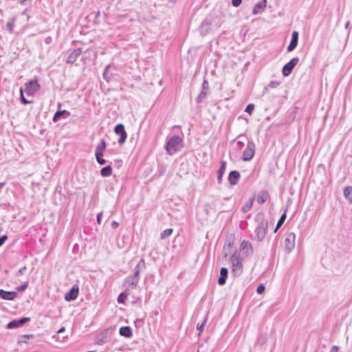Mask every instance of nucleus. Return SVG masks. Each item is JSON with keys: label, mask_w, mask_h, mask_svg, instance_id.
Instances as JSON below:
<instances>
[{"label": "nucleus", "mask_w": 352, "mask_h": 352, "mask_svg": "<svg viewBox=\"0 0 352 352\" xmlns=\"http://www.w3.org/2000/svg\"><path fill=\"white\" fill-rule=\"evenodd\" d=\"M182 147V139L178 135H173L167 142L166 150L169 155H173L179 151Z\"/></svg>", "instance_id": "nucleus-1"}, {"label": "nucleus", "mask_w": 352, "mask_h": 352, "mask_svg": "<svg viewBox=\"0 0 352 352\" xmlns=\"http://www.w3.org/2000/svg\"><path fill=\"white\" fill-rule=\"evenodd\" d=\"M239 254L234 252L231 257L232 272L234 276H239L243 272V265Z\"/></svg>", "instance_id": "nucleus-2"}, {"label": "nucleus", "mask_w": 352, "mask_h": 352, "mask_svg": "<svg viewBox=\"0 0 352 352\" xmlns=\"http://www.w3.org/2000/svg\"><path fill=\"white\" fill-rule=\"evenodd\" d=\"M268 223L265 219H261L258 221L255 229L256 239L258 241H261L265 237L267 231Z\"/></svg>", "instance_id": "nucleus-3"}, {"label": "nucleus", "mask_w": 352, "mask_h": 352, "mask_svg": "<svg viewBox=\"0 0 352 352\" xmlns=\"http://www.w3.org/2000/svg\"><path fill=\"white\" fill-rule=\"evenodd\" d=\"M240 252L241 253V258L251 256L253 254V248L251 243L243 240L240 245Z\"/></svg>", "instance_id": "nucleus-4"}, {"label": "nucleus", "mask_w": 352, "mask_h": 352, "mask_svg": "<svg viewBox=\"0 0 352 352\" xmlns=\"http://www.w3.org/2000/svg\"><path fill=\"white\" fill-rule=\"evenodd\" d=\"M255 153V144L253 142H248L247 146L243 151L242 160L243 161H250L252 159Z\"/></svg>", "instance_id": "nucleus-5"}, {"label": "nucleus", "mask_w": 352, "mask_h": 352, "mask_svg": "<svg viewBox=\"0 0 352 352\" xmlns=\"http://www.w3.org/2000/svg\"><path fill=\"white\" fill-rule=\"evenodd\" d=\"M139 280L140 276H138L134 274L127 276L124 283V286L126 287V290L129 292L133 289L138 285Z\"/></svg>", "instance_id": "nucleus-6"}, {"label": "nucleus", "mask_w": 352, "mask_h": 352, "mask_svg": "<svg viewBox=\"0 0 352 352\" xmlns=\"http://www.w3.org/2000/svg\"><path fill=\"white\" fill-rule=\"evenodd\" d=\"M40 89L37 80H30L25 84L23 91L29 96L34 95Z\"/></svg>", "instance_id": "nucleus-7"}, {"label": "nucleus", "mask_w": 352, "mask_h": 352, "mask_svg": "<svg viewBox=\"0 0 352 352\" xmlns=\"http://www.w3.org/2000/svg\"><path fill=\"white\" fill-rule=\"evenodd\" d=\"M299 58L294 57L292 58L287 63H286L283 67V75L284 76H288L292 72L294 67L298 63Z\"/></svg>", "instance_id": "nucleus-8"}, {"label": "nucleus", "mask_w": 352, "mask_h": 352, "mask_svg": "<svg viewBox=\"0 0 352 352\" xmlns=\"http://www.w3.org/2000/svg\"><path fill=\"white\" fill-rule=\"evenodd\" d=\"M296 235L293 232L288 233L284 241L285 248L287 252H290L295 246Z\"/></svg>", "instance_id": "nucleus-9"}, {"label": "nucleus", "mask_w": 352, "mask_h": 352, "mask_svg": "<svg viewBox=\"0 0 352 352\" xmlns=\"http://www.w3.org/2000/svg\"><path fill=\"white\" fill-rule=\"evenodd\" d=\"M115 133L120 135V138L118 140V142L120 144H122L126 139L127 133L124 129V126L122 124H118L115 126L114 129Z\"/></svg>", "instance_id": "nucleus-10"}, {"label": "nucleus", "mask_w": 352, "mask_h": 352, "mask_svg": "<svg viewBox=\"0 0 352 352\" xmlns=\"http://www.w3.org/2000/svg\"><path fill=\"white\" fill-rule=\"evenodd\" d=\"M30 320V318H21L19 320H12L11 322H10L7 324V328L10 329L17 328V327H19L22 326L25 322H28Z\"/></svg>", "instance_id": "nucleus-11"}, {"label": "nucleus", "mask_w": 352, "mask_h": 352, "mask_svg": "<svg viewBox=\"0 0 352 352\" xmlns=\"http://www.w3.org/2000/svg\"><path fill=\"white\" fill-rule=\"evenodd\" d=\"M78 294V287L77 285L73 286L69 292L65 295V299L67 301H71L75 300Z\"/></svg>", "instance_id": "nucleus-12"}, {"label": "nucleus", "mask_w": 352, "mask_h": 352, "mask_svg": "<svg viewBox=\"0 0 352 352\" xmlns=\"http://www.w3.org/2000/svg\"><path fill=\"white\" fill-rule=\"evenodd\" d=\"M298 32L296 31H294L292 34V39L290 41L289 45L287 47V52L293 51L298 45Z\"/></svg>", "instance_id": "nucleus-13"}, {"label": "nucleus", "mask_w": 352, "mask_h": 352, "mask_svg": "<svg viewBox=\"0 0 352 352\" xmlns=\"http://www.w3.org/2000/svg\"><path fill=\"white\" fill-rule=\"evenodd\" d=\"M81 53H82L81 48H77V49L73 50L68 56V57L66 60V62L67 63H70V64L74 63L76 60V59L78 58V56L81 54Z\"/></svg>", "instance_id": "nucleus-14"}, {"label": "nucleus", "mask_w": 352, "mask_h": 352, "mask_svg": "<svg viewBox=\"0 0 352 352\" xmlns=\"http://www.w3.org/2000/svg\"><path fill=\"white\" fill-rule=\"evenodd\" d=\"M266 5H267L266 0H261L260 1L256 3L255 4V6H254L253 10H252V14L256 15V14H258V13L263 12L265 8Z\"/></svg>", "instance_id": "nucleus-15"}, {"label": "nucleus", "mask_w": 352, "mask_h": 352, "mask_svg": "<svg viewBox=\"0 0 352 352\" xmlns=\"http://www.w3.org/2000/svg\"><path fill=\"white\" fill-rule=\"evenodd\" d=\"M17 296V293L15 292H7L3 289H0V298L4 300H12Z\"/></svg>", "instance_id": "nucleus-16"}, {"label": "nucleus", "mask_w": 352, "mask_h": 352, "mask_svg": "<svg viewBox=\"0 0 352 352\" xmlns=\"http://www.w3.org/2000/svg\"><path fill=\"white\" fill-rule=\"evenodd\" d=\"M240 179V173L236 170H232L228 176V181L231 185H236Z\"/></svg>", "instance_id": "nucleus-17"}, {"label": "nucleus", "mask_w": 352, "mask_h": 352, "mask_svg": "<svg viewBox=\"0 0 352 352\" xmlns=\"http://www.w3.org/2000/svg\"><path fill=\"white\" fill-rule=\"evenodd\" d=\"M70 116V112L67 110H61L58 111L56 112L53 117V121L54 122L58 121L60 118V117H63V118L66 119Z\"/></svg>", "instance_id": "nucleus-18"}, {"label": "nucleus", "mask_w": 352, "mask_h": 352, "mask_svg": "<svg viewBox=\"0 0 352 352\" xmlns=\"http://www.w3.org/2000/svg\"><path fill=\"white\" fill-rule=\"evenodd\" d=\"M228 270L226 267H222L220 270V276L218 279V283L220 285L225 284L228 277Z\"/></svg>", "instance_id": "nucleus-19"}, {"label": "nucleus", "mask_w": 352, "mask_h": 352, "mask_svg": "<svg viewBox=\"0 0 352 352\" xmlns=\"http://www.w3.org/2000/svg\"><path fill=\"white\" fill-rule=\"evenodd\" d=\"M226 161H221V166L218 170V175H217V181L219 184H221L222 182L223 175L225 173L226 169Z\"/></svg>", "instance_id": "nucleus-20"}, {"label": "nucleus", "mask_w": 352, "mask_h": 352, "mask_svg": "<svg viewBox=\"0 0 352 352\" xmlns=\"http://www.w3.org/2000/svg\"><path fill=\"white\" fill-rule=\"evenodd\" d=\"M146 263L144 258H141L134 269V275L140 276V273L142 270L146 269Z\"/></svg>", "instance_id": "nucleus-21"}, {"label": "nucleus", "mask_w": 352, "mask_h": 352, "mask_svg": "<svg viewBox=\"0 0 352 352\" xmlns=\"http://www.w3.org/2000/svg\"><path fill=\"white\" fill-rule=\"evenodd\" d=\"M119 332L122 336L126 338H131L133 336L131 329L128 326L121 327Z\"/></svg>", "instance_id": "nucleus-22"}, {"label": "nucleus", "mask_w": 352, "mask_h": 352, "mask_svg": "<svg viewBox=\"0 0 352 352\" xmlns=\"http://www.w3.org/2000/svg\"><path fill=\"white\" fill-rule=\"evenodd\" d=\"M269 194L267 191H261L259 192L257 201L258 204H264L268 199Z\"/></svg>", "instance_id": "nucleus-23"}, {"label": "nucleus", "mask_w": 352, "mask_h": 352, "mask_svg": "<svg viewBox=\"0 0 352 352\" xmlns=\"http://www.w3.org/2000/svg\"><path fill=\"white\" fill-rule=\"evenodd\" d=\"M344 197L352 204V186H346L344 189Z\"/></svg>", "instance_id": "nucleus-24"}, {"label": "nucleus", "mask_w": 352, "mask_h": 352, "mask_svg": "<svg viewBox=\"0 0 352 352\" xmlns=\"http://www.w3.org/2000/svg\"><path fill=\"white\" fill-rule=\"evenodd\" d=\"M105 148H106V142L104 139H102L100 140V144L96 148L95 154L103 153Z\"/></svg>", "instance_id": "nucleus-25"}, {"label": "nucleus", "mask_w": 352, "mask_h": 352, "mask_svg": "<svg viewBox=\"0 0 352 352\" xmlns=\"http://www.w3.org/2000/svg\"><path fill=\"white\" fill-rule=\"evenodd\" d=\"M16 17L14 16L12 19H10L6 24V28L10 33H13V32H14V23L16 22Z\"/></svg>", "instance_id": "nucleus-26"}, {"label": "nucleus", "mask_w": 352, "mask_h": 352, "mask_svg": "<svg viewBox=\"0 0 352 352\" xmlns=\"http://www.w3.org/2000/svg\"><path fill=\"white\" fill-rule=\"evenodd\" d=\"M100 174L102 177H109L112 174V168L110 166L102 168Z\"/></svg>", "instance_id": "nucleus-27"}, {"label": "nucleus", "mask_w": 352, "mask_h": 352, "mask_svg": "<svg viewBox=\"0 0 352 352\" xmlns=\"http://www.w3.org/2000/svg\"><path fill=\"white\" fill-rule=\"evenodd\" d=\"M128 295H129V292L126 290L122 292L118 297V303H124L125 300L126 299Z\"/></svg>", "instance_id": "nucleus-28"}, {"label": "nucleus", "mask_w": 352, "mask_h": 352, "mask_svg": "<svg viewBox=\"0 0 352 352\" xmlns=\"http://www.w3.org/2000/svg\"><path fill=\"white\" fill-rule=\"evenodd\" d=\"M172 233H173V229H171V228L166 229L161 233L160 238H161V239H165L168 238V236H170L172 234Z\"/></svg>", "instance_id": "nucleus-29"}, {"label": "nucleus", "mask_w": 352, "mask_h": 352, "mask_svg": "<svg viewBox=\"0 0 352 352\" xmlns=\"http://www.w3.org/2000/svg\"><path fill=\"white\" fill-rule=\"evenodd\" d=\"M286 219V212H285L280 217L277 224H276V228L274 230V232H276L278 229L283 224L285 220Z\"/></svg>", "instance_id": "nucleus-30"}, {"label": "nucleus", "mask_w": 352, "mask_h": 352, "mask_svg": "<svg viewBox=\"0 0 352 352\" xmlns=\"http://www.w3.org/2000/svg\"><path fill=\"white\" fill-rule=\"evenodd\" d=\"M95 156H96V160L99 164L104 165L106 164V160L104 159H103V157H102L103 153L95 154Z\"/></svg>", "instance_id": "nucleus-31"}, {"label": "nucleus", "mask_w": 352, "mask_h": 352, "mask_svg": "<svg viewBox=\"0 0 352 352\" xmlns=\"http://www.w3.org/2000/svg\"><path fill=\"white\" fill-rule=\"evenodd\" d=\"M33 335H23L19 338V343H27L28 339L32 338Z\"/></svg>", "instance_id": "nucleus-32"}, {"label": "nucleus", "mask_w": 352, "mask_h": 352, "mask_svg": "<svg viewBox=\"0 0 352 352\" xmlns=\"http://www.w3.org/2000/svg\"><path fill=\"white\" fill-rule=\"evenodd\" d=\"M254 200V198L252 197L248 201L246 205L243 208L244 212H246L250 209V208L252 207V206L253 204Z\"/></svg>", "instance_id": "nucleus-33"}, {"label": "nucleus", "mask_w": 352, "mask_h": 352, "mask_svg": "<svg viewBox=\"0 0 352 352\" xmlns=\"http://www.w3.org/2000/svg\"><path fill=\"white\" fill-rule=\"evenodd\" d=\"M110 68V65H108L105 69H104V71L103 72V78L107 81L109 82V80H110L111 78V75H109V73H108V70Z\"/></svg>", "instance_id": "nucleus-34"}, {"label": "nucleus", "mask_w": 352, "mask_h": 352, "mask_svg": "<svg viewBox=\"0 0 352 352\" xmlns=\"http://www.w3.org/2000/svg\"><path fill=\"white\" fill-rule=\"evenodd\" d=\"M23 88H21L20 89V94H21V103L24 104H29L31 102L28 100L24 95H23Z\"/></svg>", "instance_id": "nucleus-35"}, {"label": "nucleus", "mask_w": 352, "mask_h": 352, "mask_svg": "<svg viewBox=\"0 0 352 352\" xmlns=\"http://www.w3.org/2000/svg\"><path fill=\"white\" fill-rule=\"evenodd\" d=\"M254 109V104H249L246 108H245V111L247 113H248L249 114H252L253 111Z\"/></svg>", "instance_id": "nucleus-36"}, {"label": "nucleus", "mask_w": 352, "mask_h": 352, "mask_svg": "<svg viewBox=\"0 0 352 352\" xmlns=\"http://www.w3.org/2000/svg\"><path fill=\"white\" fill-rule=\"evenodd\" d=\"M265 285L263 284H261L258 286L256 289V292L258 294H262L265 292Z\"/></svg>", "instance_id": "nucleus-37"}, {"label": "nucleus", "mask_w": 352, "mask_h": 352, "mask_svg": "<svg viewBox=\"0 0 352 352\" xmlns=\"http://www.w3.org/2000/svg\"><path fill=\"white\" fill-rule=\"evenodd\" d=\"M279 85V82H277V81H271L269 85H268V87H270V88H276Z\"/></svg>", "instance_id": "nucleus-38"}, {"label": "nucleus", "mask_w": 352, "mask_h": 352, "mask_svg": "<svg viewBox=\"0 0 352 352\" xmlns=\"http://www.w3.org/2000/svg\"><path fill=\"white\" fill-rule=\"evenodd\" d=\"M27 287H28V283H25V284L21 285L20 287H18L16 288V289L18 292H23L24 290L26 289Z\"/></svg>", "instance_id": "nucleus-39"}, {"label": "nucleus", "mask_w": 352, "mask_h": 352, "mask_svg": "<svg viewBox=\"0 0 352 352\" xmlns=\"http://www.w3.org/2000/svg\"><path fill=\"white\" fill-rule=\"evenodd\" d=\"M206 322V320H205L200 325L197 324V329L201 333L204 330V325Z\"/></svg>", "instance_id": "nucleus-40"}, {"label": "nucleus", "mask_w": 352, "mask_h": 352, "mask_svg": "<svg viewBox=\"0 0 352 352\" xmlns=\"http://www.w3.org/2000/svg\"><path fill=\"white\" fill-rule=\"evenodd\" d=\"M243 146H244V144L243 142L239 141V140L236 142V146L238 149L242 148L243 147Z\"/></svg>", "instance_id": "nucleus-41"}, {"label": "nucleus", "mask_w": 352, "mask_h": 352, "mask_svg": "<svg viewBox=\"0 0 352 352\" xmlns=\"http://www.w3.org/2000/svg\"><path fill=\"white\" fill-rule=\"evenodd\" d=\"M7 239L8 236L6 235H3L0 237V247L5 243Z\"/></svg>", "instance_id": "nucleus-42"}, {"label": "nucleus", "mask_w": 352, "mask_h": 352, "mask_svg": "<svg viewBox=\"0 0 352 352\" xmlns=\"http://www.w3.org/2000/svg\"><path fill=\"white\" fill-rule=\"evenodd\" d=\"M206 95V92L201 91V93L197 97V101L200 102L204 98H205Z\"/></svg>", "instance_id": "nucleus-43"}, {"label": "nucleus", "mask_w": 352, "mask_h": 352, "mask_svg": "<svg viewBox=\"0 0 352 352\" xmlns=\"http://www.w3.org/2000/svg\"><path fill=\"white\" fill-rule=\"evenodd\" d=\"M232 3L233 6L238 7L241 3V0H232Z\"/></svg>", "instance_id": "nucleus-44"}, {"label": "nucleus", "mask_w": 352, "mask_h": 352, "mask_svg": "<svg viewBox=\"0 0 352 352\" xmlns=\"http://www.w3.org/2000/svg\"><path fill=\"white\" fill-rule=\"evenodd\" d=\"M102 212H100L98 215H97V222L98 223L100 224L101 223V218H102Z\"/></svg>", "instance_id": "nucleus-45"}, {"label": "nucleus", "mask_w": 352, "mask_h": 352, "mask_svg": "<svg viewBox=\"0 0 352 352\" xmlns=\"http://www.w3.org/2000/svg\"><path fill=\"white\" fill-rule=\"evenodd\" d=\"M339 348L338 346H333L330 350V352H337L338 351Z\"/></svg>", "instance_id": "nucleus-46"}, {"label": "nucleus", "mask_w": 352, "mask_h": 352, "mask_svg": "<svg viewBox=\"0 0 352 352\" xmlns=\"http://www.w3.org/2000/svg\"><path fill=\"white\" fill-rule=\"evenodd\" d=\"M118 226V223L117 221H112V223H111V227H112L113 228H114V229H115V228H116Z\"/></svg>", "instance_id": "nucleus-47"}, {"label": "nucleus", "mask_w": 352, "mask_h": 352, "mask_svg": "<svg viewBox=\"0 0 352 352\" xmlns=\"http://www.w3.org/2000/svg\"><path fill=\"white\" fill-rule=\"evenodd\" d=\"M25 270H26V267H23L21 268L18 272V274H20V275L23 274Z\"/></svg>", "instance_id": "nucleus-48"}, {"label": "nucleus", "mask_w": 352, "mask_h": 352, "mask_svg": "<svg viewBox=\"0 0 352 352\" xmlns=\"http://www.w3.org/2000/svg\"><path fill=\"white\" fill-rule=\"evenodd\" d=\"M51 41H52V38L50 36H48L45 38V43L49 44V43H50Z\"/></svg>", "instance_id": "nucleus-49"}, {"label": "nucleus", "mask_w": 352, "mask_h": 352, "mask_svg": "<svg viewBox=\"0 0 352 352\" xmlns=\"http://www.w3.org/2000/svg\"><path fill=\"white\" fill-rule=\"evenodd\" d=\"M65 327H62L61 329H60L56 332V333H57V334H60V333H62L65 332Z\"/></svg>", "instance_id": "nucleus-50"}, {"label": "nucleus", "mask_w": 352, "mask_h": 352, "mask_svg": "<svg viewBox=\"0 0 352 352\" xmlns=\"http://www.w3.org/2000/svg\"><path fill=\"white\" fill-rule=\"evenodd\" d=\"M104 343V341L103 340V339H100L96 341V344H100V345H102Z\"/></svg>", "instance_id": "nucleus-51"}, {"label": "nucleus", "mask_w": 352, "mask_h": 352, "mask_svg": "<svg viewBox=\"0 0 352 352\" xmlns=\"http://www.w3.org/2000/svg\"><path fill=\"white\" fill-rule=\"evenodd\" d=\"M208 85V82L206 80H204V82H203V87L205 88L206 86Z\"/></svg>", "instance_id": "nucleus-52"}, {"label": "nucleus", "mask_w": 352, "mask_h": 352, "mask_svg": "<svg viewBox=\"0 0 352 352\" xmlns=\"http://www.w3.org/2000/svg\"><path fill=\"white\" fill-rule=\"evenodd\" d=\"M27 11H28V10H27V9H26V10H23V11L21 12V14H23V15L26 14Z\"/></svg>", "instance_id": "nucleus-53"}, {"label": "nucleus", "mask_w": 352, "mask_h": 352, "mask_svg": "<svg viewBox=\"0 0 352 352\" xmlns=\"http://www.w3.org/2000/svg\"><path fill=\"white\" fill-rule=\"evenodd\" d=\"M29 19H30V16H28V17H27V21H29Z\"/></svg>", "instance_id": "nucleus-54"}, {"label": "nucleus", "mask_w": 352, "mask_h": 352, "mask_svg": "<svg viewBox=\"0 0 352 352\" xmlns=\"http://www.w3.org/2000/svg\"><path fill=\"white\" fill-rule=\"evenodd\" d=\"M66 338H67V336H65V337H63V338L62 341H63V340H64V339H65Z\"/></svg>", "instance_id": "nucleus-55"}]
</instances>
